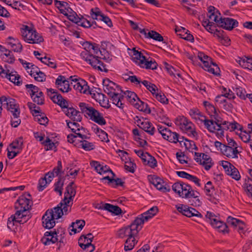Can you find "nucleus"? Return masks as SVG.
Listing matches in <instances>:
<instances>
[{"label": "nucleus", "instance_id": "f257e3e1", "mask_svg": "<svg viewBox=\"0 0 252 252\" xmlns=\"http://www.w3.org/2000/svg\"><path fill=\"white\" fill-rule=\"evenodd\" d=\"M142 226L137 225L133 221L126 227L122 228L118 231V236L119 238H124L127 237L125 245V251H129L132 250L138 242L135 236L141 230Z\"/></svg>", "mask_w": 252, "mask_h": 252}, {"label": "nucleus", "instance_id": "f03ea898", "mask_svg": "<svg viewBox=\"0 0 252 252\" xmlns=\"http://www.w3.org/2000/svg\"><path fill=\"white\" fill-rule=\"evenodd\" d=\"M31 203L32 204V201L31 195L29 192H25L19 197L15 205V209L17 210L15 215L17 218H24L25 222L31 219L32 216L29 211L32 207Z\"/></svg>", "mask_w": 252, "mask_h": 252}, {"label": "nucleus", "instance_id": "7ed1b4c3", "mask_svg": "<svg viewBox=\"0 0 252 252\" xmlns=\"http://www.w3.org/2000/svg\"><path fill=\"white\" fill-rule=\"evenodd\" d=\"M79 106L80 108L82 113L84 114L85 116L88 115L92 121L100 126L106 125V120L104 119L102 114L94 107L85 102L79 103Z\"/></svg>", "mask_w": 252, "mask_h": 252}, {"label": "nucleus", "instance_id": "20e7f679", "mask_svg": "<svg viewBox=\"0 0 252 252\" xmlns=\"http://www.w3.org/2000/svg\"><path fill=\"white\" fill-rule=\"evenodd\" d=\"M21 33L24 40L31 44H38L43 42L44 39L35 30H32L27 25H23Z\"/></svg>", "mask_w": 252, "mask_h": 252}, {"label": "nucleus", "instance_id": "39448f33", "mask_svg": "<svg viewBox=\"0 0 252 252\" xmlns=\"http://www.w3.org/2000/svg\"><path fill=\"white\" fill-rule=\"evenodd\" d=\"M205 219L208 222L219 232L223 234L229 232L226 223L220 220L219 218L214 213L207 211L205 215Z\"/></svg>", "mask_w": 252, "mask_h": 252}, {"label": "nucleus", "instance_id": "423d86ee", "mask_svg": "<svg viewBox=\"0 0 252 252\" xmlns=\"http://www.w3.org/2000/svg\"><path fill=\"white\" fill-rule=\"evenodd\" d=\"M176 125L179 126L183 131L195 137L197 135L194 124L184 116H178L175 120Z\"/></svg>", "mask_w": 252, "mask_h": 252}, {"label": "nucleus", "instance_id": "0eeeda50", "mask_svg": "<svg viewBox=\"0 0 252 252\" xmlns=\"http://www.w3.org/2000/svg\"><path fill=\"white\" fill-rule=\"evenodd\" d=\"M200 121L204 123L205 127L210 132L221 130V125L224 121L220 117L219 114L214 115V118L211 120L200 119Z\"/></svg>", "mask_w": 252, "mask_h": 252}, {"label": "nucleus", "instance_id": "6e6552de", "mask_svg": "<svg viewBox=\"0 0 252 252\" xmlns=\"http://www.w3.org/2000/svg\"><path fill=\"white\" fill-rule=\"evenodd\" d=\"M180 196L185 198L193 197L195 201L194 203H191L190 205L194 206H199L201 204V202L199 199L198 196L195 194V191L192 189L191 186L188 184H184L182 189H181Z\"/></svg>", "mask_w": 252, "mask_h": 252}, {"label": "nucleus", "instance_id": "1a4fd4ad", "mask_svg": "<svg viewBox=\"0 0 252 252\" xmlns=\"http://www.w3.org/2000/svg\"><path fill=\"white\" fill-rule=\"evenodd\" d=\"M23 138H20L11 143L9 147L11 151H9V148H7V157L9 159H12L19 154L23 149Z\"/></svg>", "mask_w": 252, "mask_h": 252}, {"label": "nucleus", "instance_id": "9d476101", "mask_svg": "<svg viewBox=\"0 0 252 252\" xmlns=\"http://www.w3.org/2000/svg\"><path fill=\"white\" fill-rule=\"evenodd\" d=\"M158 210V208L157 206H154L147 212L136 218L133 222L136 223L137 225L142 226V225L143 224L145 221H147L157 214Z\"/></svg>", "mask_w": 252, "mask_h": 252}, {"label": "nucleus", "instance_id": "9b49d317", "mask_svg": "<svg viewBox=\"0 0 252 252\" xmlns=\"http://www.w3.org/2000/svg\"><path fill=\"white\" fill-rule=\"evenodd\" d=\"M65 107H61L62 108H66V110H64L65 114L68 116L73 122H81L82 119L81 113L78 110H76L72 106H69L66 100H64Z\"/></svg>", "mask_w": 252, "mask_h": 252}, {"label": "nucleus", "instance_id": "f8f14e48", "mask_svg": "<svg viewBox=\"0 0 252 252\" xmlns=\"http://www.w3.org/2000/svg\"><path fill=\"white\" fill-rule=\"evenodd\" d=\"M176 207L178 212L187 217H196L199 218H203L202 214L193 208L183 204H181L180 206L176 205Z\"/></svg>", "mask_w": 252, "mask_h": 252}, {"label": "nucleus", "instance_id": "ddd939ff", "mask_svg": "<svg viewBox=\"0 0 252 252\" xmlns=\"http://www.w3.org/2000/svg\"><path fill=\"white\" fill-rule=\"evenodd\" d=\"M53 209L47 210L42 216V225L47 229H51L56 224L55 216Z\"/></svg>", "mask_w": 252, "mask_h": 252}, {"label": "nucleus", "instance_id": "4468645a", "mask_svg": "<svg viewBox=\"0 0 252 252\" xmlns=\"http://www.w3.org/2000/svg\"><path fill=\"white\" fill-rule=\"evenodd\" d=\"M103 90L108 95L116 92V90L120 91V92H123L120 86L110 80L108 78H105L103 80Z\"/></svg>", "mask_w": 252, "mask_h": 252}, {"label": "nucleus", "instance_id": "2eb2a0df", "mask_svg": "<svg viewBox=\"0 0 252 252\" xmlns=\"http://www.w3.org/2000/svg\"><path fill=\"white\" fill-rule=\"evenodd\" d=\"M55 84L57 88L63 93H68L71 90L69 81L64 76L59 75L56 80Z\"/></svg>", "mask_w": 252, "mask_h": 252}, {"label": "nucleus", "instance_id": "dca6fc26", "mask_svg": "<svg viewBox=\"0 0 252 252\" xmlns=\"http://www.w3.org/2000/svg\"><path fill=\"white\" fill-rule=\"evenodd\" d=\"M47 95L50 98V99L55 103L57 104L60 107H65L64 104V100L62 95L59 94L58 92L53 89H47Z\"/></svg>", "mask_w": 252, "mask_h": 252}, {"label": "nucleus", "instance_id": "f3484780", "mask_svg": "<svg viewBox=\"0 0 252 252\" xmlns=\"http://www.w3.org/2000/svg\"><path fill=\"white\" fill-rule=\"evenodd\" d=\"M219 21H220V27L228 31H231L238 26V22L230 18L220 17Z\"/></svg>", "mask_w": 252, "mask_h": 252}, {"label": "nucleus", "instance_id": "a211bd4d", "mask_svg": "<svg viewBox=\"0 0 252 252\" xmlns=\"http://www.w3.org/2000/svg\"><path fill=\"white\" fill-rule=\"evenodd\" d=\"M99 58V57L96 55H93L88 63L90 64L94 69L107 72L108 69L106 68V65L100 61Z\"/></svg>", "mask_w": 252, "mask_h": 252}, {"label": "nucleus", "instance_id": "6ab92c4d", "mask_svg": "<svg viewBox=\"0 0 252 252\" xmlns=\"http://www.w3.org/2000/svg\"><path fill=\"white\" fill-rule=\"evenodd\" d=\"M93 97L94 98L97 102H99L101 107L106 109H108L111 107L110 104L109 103L108 98L103 94H94Z\"/></svg>", "mask_w": 252, "mask_h": 252}, {"label": "nucleus", "instance_id": "aec40b11", "mask_svg": "<svg viewBox=\"0 0 252 252\" xmlns=\"http://www.w3.org/2000/svg\"><path fill=\"white\" fill-rule=\"evenodd\" d=\"M74 182H70L66 187L64 193V198H67L69 201H73V198L76 194L75 186H74Z\"/></svg>", "mask_w": 252, "mask_h": 252}, {"label": "nucleus", "instance_id": "412c9836", "mask_svg": "<svg viewBox=\"0 0 252 252\" xmlns=\"http://www.w3.org/2000/svg\"><path fill=\"white\" fill-rule=\"evenodd\" d=\"M98 208L107 210L115 215H119L122 213V210L120 207L109 203L102 204V206L99 207Z\"/></svg>", "mask_w": 252, "mask_h": 252}, {"label": "nucleus", "instance_id": "4be33fe9", "mask_svg": "<svg viewBox=\"0 0 252 252\" xmlns=\"http://www.w3.org/2000/svg\"><path fill=\"white\" fill-rule=\"evenodd\" d=\"M121 92H120L119 94L115 92L109 95V96L111 97L113 104H115L120 108L123 109L124 108V104L122 103V101L124 98V95L121 94Z\"/></svg>", "mask_w": 252, "mask_h": 252}, {"label": "nucleus", "instance_id": "5701e85b", "mask_svg": "<svg viewBox=\"0 0 252 252\" xmlns=\"http://www.w3.org/2000/svg\"><path fill=\"white\" fill-rule=\"evenodd\" d=\"M56 6L60 9L61 13L64 15L68 14V9H71L68 3L65 1H61L57 0L54 1Z\"/></svg>", "mask_w": 252, "mask_h": 252}, {"label": "nucleus", "instance_id": "b1692460", "mask_svg": "<svg viewBox=\"0 0 252 252\" xmlns=\"http://www.w3.org/2000/svg\"><path fill=\"white\" fill-rule=\"evenodd\" d=\"M140 124H141L140 126L141 129L144 130L151 135L154 134L156 129L150 122L148 121H144Z\"/></svg>", "mask_w": 252, "mask_h": 252}, {"label": "nucleus", "instance_id": "393cba45", "mask_svg": "<svg viewBox=\"0 0 252 252\" xmlns=\"http://www.w3.org/2000/svg\"><path fill=\"white\" fill-rule=\"evenodd\" d=\"M73 204L72 201H69L67 198H63V200L59 203L63 211V215L68 214L71 210V206Z\"/></svg>", "mask_w": 252, "mask_h": 252}, {"label": "nucleus", "instance_id": "a878e982", "mask_svg": "<svg viewBox=\"0 0 252 252\" xmlns=\"http://www.w3.org/2000/svg\"><path fill=\"white\" fill-rule=\"evenodd\" d=\"M68 14L65 15L67 16L68 19L70 21L79 26L81 20H83L84 17L82 16L81 17H79L76 13L74 12L72 9H69V10L68 9Z\"/></svg>", "mask_w": 252, "mask_h": 252}, {"label": "nucleus", "instance_id": "bb28decb", "mask_svg": "<svg viewBox=\"0 0 252 252\" xmlns=\"http://www.w3.org/2000/svg\"><path fill=\"white\" fill-rule=\"evenodd\" d=\"M138 101L134 103V107L140 111L144 112L147 114H150L151 110L147 103L138 99Z\"/></svg>", "mask_w": 252, "mask_h": 252}, {"label": "nucleus", "instance_id": "cd10ccee", "mask_svg": "<svg viewBox=\"0 0 252 252\" xmlns=\"http://www.w3.org/2000/svg\"><path fill=\"white\" fill-rule=\"evenodd\" d=\"M77 144V147L82 148L86 151H91L95 148V146L93 143L90 142L86 139L81 140Z\"/></svg>", "mask_w": 252, "mask_h": 252}, {"label": "nucleus", "instance_id": "c85d7f7f", "mask_svg": "<svg viewBox=\"0 0 252 252\" xmlns=\"http://www.w3.org/2000/svg\"><path fill=\"white\" fill-rule=\"evenodd\" d=\"M202 158L203 161H202L201 160L200 164L202 165L205 170H209L213 165V163L212 162V158L205 154H202Z\"/></svg>", "mask_w": 252, "mask_h": 252}, {"label": "nucleus", "instance_id": "c756f323", "mask_svg": "<svg viewBox=\"0 0 252 252\" xmlns=\"http://www.w3.org/2000/svg\"><path fill=\"white\" fill-rule=\"evenodd\" d=\"M85 221L84 220H76L75 222H72L71 226L72 227L71 231L74 233L80 232L84 225Z\"/></svg>", "mask_w": 252, "mask_h": 252}, {"label": "nucleus", "instance_id": "7c9ffc66", "mask_svg": "<svg viewBox=\"0 0 252 252\" xmlns=\"http://www.w3.org/2000/svg\"><path fill=\"white\" fill-rule=\"evenodd\" d=\"M133 60L134 62L138 63V65L140 64H143V60H145V56H143L141 52H139L135 50V48H133Z\"/></svg>", "mask_w": 252, "mask_h": 252}, {"label": "nucleus", "instance_id": "2f4dec72", "mask_svg": "<svg viewBox=\"0 0 252 252\" xmlns=\"http://www.w3.org/2000/svg\"><path fill=\"white\" fill-rule=\"evenodd\" d=\"M238 62L244 68L251 70V67H252V57H245L244 58L241 59Z\"/></svg>", "mask_w": 252, "mask_h": 252}, {"label": "nucleus", "instance_id": "473e14b6", "mask_svg": "<svg viewBox=\"0 0 252 252\" xmlns=\"http://www.w3.org/2000/svg\"><path fill=\"white\" fill-rule=\"evenodd\" d=\"M64 179L63 177H62L60 176L58 178V180L54 184L55 188L54 191L59 193V195H62L63 186L64 185Z\"/></svg>", "mask_w": 252, "mask_h": 252}, {"label": "nucleus", "instance_id": "72a5a7b5", "mask_svg": "<svg viewBox=\"0 0 252 252\" xmlns=\"http://www.w3.org/2000/svg\"><path fill=\"white\" fill-rule=\"evenodd\" d=\"M7 79L17 86H20L22 84V81L20 80L21 77L16 71L10 72Z\"/></svg>", "mask_w": 252, "mask_h": 252}, {"label": "nucleus", "instance_id": "f704fd0d", "mask_svg": "<svg viewBox=\"0 0 252 252\" xmlns=\"http://www.w3.org/2000/svg\"><path fill=\"white\" fill-rule=\"evenodd\" d=\"M124 94L126 95L127 101L134 106V103H136V101H138V99H139L137 94L133 92L126 91Z\"/></svg>", "mask_w": 252, "mask_h": 252}, {"label": "nucleus", "instance_id": "c9c22d12", "mask_svg": "<svg viewBox=\"0 0 252 252\" xmlns=\"http://www.w3.org/2000/svg\"><path fill=\"white\" fill-rule=\"evenodd\" d=\"M198 58L203 63L204 67H209L210 61L212 62V58L203 52H198Z\"/></svg>", "mask_w": 252, "mask_h": 252}, {"label": "nucleus", "instance_id": "e433bc0d", "mask_svg": "<svg viewBox=\"0 0 252 252\" xmlns=\"http://www.w3.org/2000/svg\"><path fill=\"white\" fill-rule=\"evenodd\" d=\"M148 38H152L156 41H162L166 43L163 37L159 33L154 31H151L148 32Z\"/></svg>", "mask_w": 252, "mask_h": 252}, {"label": "nucleus", "instance_id": "4c0bfd02", "mask_svg": "<svg viewBox=\"0 0 252 252\" xmlns=\"http://www.w3.org/2000/svg\"><path fill=\"white\" fill-rule=\"evenodd\" d=\"M74 76H70L69 79H70L74 82L73 88L78 91L81 87V85H84L86 84V81L81 79L73 78Z\"/></svg>", "mask_w": 252, "mask_h": 252}, {"label": "nucleus", "instance_id": "58836bf2", "mask_svg": "<svg viewBox=\"0 0 252 252\" xmlns=\"http://www.w3.org/2000/svg\"><path fill=\"white\" fill-rule=\"evenodd\" d=\"M155 187L163 192H169L171 190L170 186L162 180V181L161 182H160Z\"/></svg>", "mask_w": 252, "mask_h": 252}, {"label": "nucleus", "instance_id": "ea45409f", "mask_svg": "<svg viewBox=\"0 0 252 252\" xmlns=\"http://www.w3.org/2000/svg\"><path fill=\"white\" fill-rule=\"evenodd\" d=\"M57 236V235H53L52 236L48 237H43L41 239V241L42 243L45 245H49L51 243L54 244L58 241Z\"/></svg>", "mask_w": 252, "mask_h": 252}, {"label": "nucleus", "instance_id": "a19ab883", "mask_svg": "<svg viewBox=\"0 0 252 252\" xmlns=\"http://www.w3.org/2000/svg\"><path fill=\"white\" fill-rule=\"evenodd\" d=\"M16 219L17 218V216L14 215H11L9 218H8L7 220V226L8 229H9L11 231L14 230V226L15 223H16Z\"/></svg>", "mask_w": 252, "mask_h": 252}, {"label": "nucleus", "instance_id": "79ce46f5", "mask_svg": "<svg viewBox=\"0 0 252 252\" xmlns=\"http://www.w3.org/2000/svg\"><path fill=\"white\" fill-rule=\"evenodd\" d=\"M34 117V120L37 121L40 125H45L48 124V119L47 117L44 116L41 114H34L33 113Z\"/></svg>", "mask_w": 252, "mask_h": 252}, {"label": "nucleus", "instance_id": "37998d69", "mask_svg": "<svg viewBox=\"0 0 252 252\" xmlns=\"http://www.w3.org/2000/svg\"><path fill=\"white\" fill-rule=\"evenodd\" d=\"M184 184L185 183L182 181L175 183L172 186V190L180 196L181 189H182Z\"/></svg>", "mask_w": 252, "mask_h": 252}, {"label": "nucleus", "instance_id": "c03bdc74", "mask_svg": "<svg viewBox=\"0 0 252 252\" xmlns=\"http://www.w3.org/2000/svg\"><path fill=\"white\" fill-rule=\"evenodd\" d=\"M179 134L176 132L171 131V133L165 137V139L168 140L170 142L177 143L178 142Z\"/></svg>", "mask_w": 252, "mask_h": 252}, {"label": "nucleus", "instance_id": "a18cd8bd", "mask_svg": "<svg viewBox=\"0 0 252 252\" xmlns=\"http://www.w3.org/2000/svg\"><path fill=\"white\" fill-rule=\"evenodd\" d=\"M8 110L13 112L15 109L19 108L18 106L15 103V100L12 98H8V101L5 103Z\"/></svg>", "mask_w": 252, "mask_h": 252}, {"label": "nucleus", "instance_id": "49530a36", "mask_svg": "<svg viewBox=\"0 0 252 252\" xmlns=\"http://www.w3.org/2000/svg\"><path fill=\"white\" fill-rule=\"evenodd\" d=\"M233 149V147L228 145L224 144L223 146L222 149H221V152L222 153L227 157H230L232 156V151Z\"/></svg>", "mask_w": 252, "mask_h": 252}, {"label": "nucleus", "instance_id": "de8ad7c7", "mask_svg": "<svg viewBox=\"0 0 252 252\" xmlns=\"http://www.w3.org/2000/svg\"><path fill=\"white\" fill-rule=\"evenodd\" d=\"M147 157V161L145 165H148L152 168H154L157 167V161L156 158L150 154H148Z\"/></svg>", "mask_w": 252, "mask_h": 252}, {"label": "nucleus", "instance_id": "09e8293b", "mask_svg": "<svg viewBox=\"0 0 252 252\" xmlns=\"http://www.w3.org/2000/svg\"><path fill=\"white\" fill-rule=\"evenodd\" d=\"M155 97L156 99L160 101L161 103H164V104H167L168 102V100L165 96V95L161 93V91L159 90V92H158L155 94Z\"/></svg>", "mask_w": 252, "mask_h": 252}, {"label": "nucleus", "instance_id": "8fccbe9b", "mask_svg": "<svg viewBox=\"0 0 252 252\" xmlns=\"http://www.w3.org/2000/svg\"><path fill=\"white\" fill-rule=\"evenodd\" d=\"M53 209V215L55 216V219L56 220L61 218L63 215V211L62 209V207L59 204L57 207H54Z\"/></svg>", "mask_w": 252, "mask_h": 252}, {"label": "nucleus", "instance_id": "3c124183", "mask_svg": "<svg viewBox=\"0 0 252 252\" xmlns=\"http://www.w3.org/2000/svg\"><path fill=\"white\" fill-rule=\"evenodd\" d=\"M4 56H5V58L3 57V59L4 61L9 63H13L15 61V57L12 53V51L7 50V52L4 53Z\"/></svg>", "mask_w": 252, "mask_h": 252}, {"label": "nucleus", "instance_id": "603ef678", "mask_svg": "<svg viewBox=\"0 0 252 252\" xmlns=\"http://www.w3.org/2000/svg\"><path fill=\"white\" fill-rule=\"evenodd\" d=\"M158 129L159 133H160L162 137L165 139L168 134L171 133V130L168 128L165 127L160 125H158Z\"/></svg>", "mask_w": 252, "mask_h": 252}, {"label": "nucleus", "instance_id": "864d4df0", "mask_svg": "<svg viewBox=\"0 0 252 252\" xmlns=\"http://www.w3.org/2000/svg\"><path fill=\"white\" fill-rule=\"evenodd\" d=\"M234 91L236 93L237 95L240 98L244 100L246 99L247 96L246 94H245L246 92L244 89L240 87H236Z\"/></svg>", "mask_w": 252, "mask_h": 252}, {"label": "nucleus", "instance_id": "5fc2aeb1", "mask_svg": "<svg viewBox=\"0 0 252 252\" xmlns=\"http://www.w3.org/2000/svg\"><path fill=\"white\" fill-rule=\"evenodd\" d=\"M184 145L187 150L194 149L197 151L198 148L196 146L195 142L193 141L186 139V142H184Z\"/></svg>", "mask_w": 252, "mask_h": 252}, {"label": "nucleus", "instance_id": "6e6d98bb", "mask_svg": "<svg viewBox=\"0 0 252 252\" xmlns=\"http://www.w3.org/2000/svg\"><path fill=\"white\" fill-rule=\"evenodd\" d=\"M49 184L47 182L46 178H41L38 181V190L39 191L43 190V189L47 187Z\"/></svg>", "mask_w": 252, "mask_h": 252}, {"label": "nucleus", "instance_id": "4d7b16f0", "mask_svg": "<svg viewBox=\"0 0 252 252\" xmlns=\"http://www.w3.org/2000/svg\"><path fill=\"white\" fill-rule=\"evenodd\" d=\"M205 189L207 195L211 196L213 194V191L215 190V188L212 185L211 181H208L205 186Z\"/></svg>", "mask_w": 252, "mask_h": 252}, {"label": "nucleus", "instance_id": "13d9d810", "mask_svg": "<svg viewBox=\"0 0 252 252\" xmlns=\"http://www.w3.org/2000/svg\"><path fill=\"white\" fill-rule=\"evenodd\" d=\"M92 53L88 52V51H82L80 53V57L81 59L85 61L87 63L90 61L91 59L93 56Z\"/></svg>", "mask_w": 252, "mask_h": 252}, {"label": "nucleus", "instance_id": "bf43d9fd", "mask_svg": "<svg viewBox=\"0 0 252 252\" xmlns=\"http://www.w3.org/2000/svg\"><path fill=\"white\" fill-rule=\"evenodd\" d=\"M94 24L96 26H97L96 24V22L95 21H93L92 23L87 19L84 18L83 20H81V22L80 23L79 26H82L84 28H89L92 27L93 25Z\"/></svg>", "mask_w": 252, "mask_h": 252}, {"label": "nucleus", "instance_id": "052dcab7", "mask_svg": "<svg viewBox=\"0 0 252 252\" xmlns=\"http://www.w3.org/2000/svg\"><path fill=\"white\" fill-rule=\"evenodd\" d=\"M208 115H210L211 119L214 118V115H217L218 114L217 109L214 105L210 106V107H207L206 109Z\"/></svg>", "mask_w": 252, "mask_h": 252}, {"label": "nucleus", "instance_id": "680f3d73", "mask_svg": "<svg viewBox=\"0 0 252 252\" xmlns=\"http://www.w3.org/2000/svg\"><path fill=\"white\" fill-rule=\"evenodd\" d=\"M25 67L26 69L31 68L30 74L32 76H35V74H37V72L40 71L39 68L32 63H31V66L27 65Z\"/></svg>", "mask_w": 252, "mask_h": 252}, {"label": "nucleus", "instance_id": "e2e57ef3", "mask_svg": "<svg viewBox=\"0 0 252 252\" xmlns=\"http://www.w3.org/2000/svg\"><path fill=\"white\" fill-rule=\"evenodd\" d=\"M189 114L192 118L195 120H199L200 121V119H201L200 117H199V115L200 114V112L197 109H190Z\"/></svg>", "mask_w": 252, "mask_h": 252}, {"label": "nucleus", "instance_id": "0e129e2a", "mask_svg": "<svg viewBox=\"0 0 252 252\" xmlns=\"http://www.w3.org/2000/svg\"><path fill=\"white\" fill-rule=\"evenodd\" d=\"M73 125L74 126H76V129H75V128H71V131L73 132H75L76 131H81V133L84 134H85V133H86V131L87 130V129L86 128H85L84 127H83V126H80L78 123H77L76 122H73Z\"/></svg>", "mask_w": 252, "mask_h": 252}, {"label": "nucleus", "instance_id": "69168bd1", "mask_svg": "<svg viewBox=\"0 0 252 252\" xmlns=\"http://www.w3.org/2000/svg\"><path fill=\"white\" fill-rule=\"evenodd\" d=\"M13 8L18 10H24L25 6L18 1L12 0V4L10 5Z\"/></svg>", "mask_w": 252, "mask_h": 252}, {"label": "nucleus", "instance_id": "338daca9", "mask_svg": "<svg viewBox=\"0 0 252 252\" xmlns=\"http://www.w3.org/2000/svg\"><path fill=\"white\" fill-rule=\"evenodd\" d=\"M232 166L233 167V170L232 171V174H231L230 176L232 177V178L235 179L236 181H238L241 178L239 172L234 165H232Z\"/></svg>", "mask_w": 252, "mask_h": 252}, {"label": "nucleus", "instance_id": "774afa93", "mask_svg": "<svg viewBox=\"0 0 252 252\" xmlns=\"http://www.w3.org/2000/svg\"><path fill=\"white\" fill-rule=\"evenodd\" d=\"M33 76L34 79L38 82H43L46 80V75L41 71H38L37 74H35V76Z\"/></svg>", "mask_w": 252, "mask_h": 252}]
</instances>
